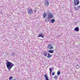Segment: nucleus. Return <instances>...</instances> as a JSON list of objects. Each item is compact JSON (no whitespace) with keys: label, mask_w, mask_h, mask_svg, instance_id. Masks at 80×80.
Masks as SVG:
<instances>
[{"label":"nucleus","mask_w":80,"mask_h":80,"mask_svg":"<svg viewBox=\"0 0 80 80\" xmlns=\"http://www.w3.org/2000/svg\"><path fill=\"white\" fill-rule=\"evenodd\" d=\"M6 61L7 62L6 63V67L9 71H10L12 67H13V64L12 63L8 61V60H6Z\"/></svg>","instance_id":"nucleus-1"},{"label":"nucleus","mask_w":80,"mask_h":80,"mask_svg":"<svg viewBox=\"0 0 80 80\" xmlns=\"http://www.w3.org/2000/svg\"><path fill=\"white\" fill-rule=\"evenodd\" d=\"M28 14L29 15H32V14H33V9L30 8L28 9Z\"/></svg>","instance_id":"nucleus-2"},{"label":"nucleus","mask_w":80,"mask_h":80,"mask_svg":"<svg viewBox=\"0 0 80 80\" xmlns=\"http://www.w3.org/2000/svg\"><path fill=\"white\" fill-rule=\"evenodd\" d=\"M80 2L79 0H74V5H78L79 4Z\"/></svg>","instance_id":"nucleus-3"},{"label":"nucleus","mask_w":80,"mask_h":80,"mask_svg":"<svg viewBox=\"0 0 80 80\" xmlns=\"http://www.w3.org/2000/svg\"><path fill=\"white\" fill-rule=\"evenodd\" d=\"M47 48L48 49H50V50L52 49L53 48L52 45L49 44L47 46Z\"/></svg>","instance_id":"nucleus-4"},{"label":"nucleus","mask_w":80,"mask_h":80,"mask_svg":"<svg viewBox=\"0 0 80 80\" xmlns=\"http://www.w3.org/2000/svg\"><path fill=\"white\" fill-rule=\"evenodd\" d=\"M48 18H50L51 19L53 18V14L51 13H49L48 15Z\"/></svg>","instance_id":"nucleus-5"},{"label":"nucleus","mask_w":80,"mask_h":80,"mask_svg":"<svg viewBox=\"0 0 80 80\" xmlns=\"http://www.w3.org/2000/svg\"><path fill=\"white\" fill-rule=\"evenodd\" d=\"M75 9L76 10H78L79 9H80V6H77V7H74Z\"/></svg>","instance_id":"nucleus-6"},{"label":"nucleus","mask_w":80,"mask_h":80,"mask_svg":"<svg viewBox=\"0 0 80 80\" xmlns=\"http://www.w3.org/2000/svg\"><path fill=\"white\" fill-rule=\"evenodd\" d=\"M38 37H42V38H43V37H44V35L41 34L38 35Z\"/></svg>","instance_id":"nucleus-7"},{"label":"nucleus","mask_w":80,"mask_h":80,"mask_svg":"<svg viewBox=\"0 0 80 80\" xmlns=\"http://www.w3.org/2000/svg\"><path fill=\"white\" fill-rule=\"evenodd\" d=\"M45 5H47V6H48V5H49V2H48V1L45 0Z\"/></svg>","instance_id":"nucleus-8"},{"label":"nucleus","mask_w":80,"mask_h":80,"mask_svg":"<svg viewBox=\"0 0 80 80\" xmlns=\"http://www.w3.org/2000/svg\"><path fill=\"white\" fill-rule=\"evenodd\" d=\"M80 63L79 62L78 64H77V65L76 66V68L77 69H78V68H80Z\"/></svg>","instance_id":"nucleus-9"},{"label":"nucleus","mask_w":80,"mask_h":80,"mask_svg":"<svg viewBox=\"0 0 80 80\" xmlns=\"http://www.w3.org/2000/svg\"><path fill=\"white\" fill-rule=\"evenodd\" d=\"M74 30L76 32H78V31H79V28H78V27H76L74 28Z\"/></svg>","instance_id":"nucleus-10"},{"label":"nucleus","mask_w":80,"mask_h":80,"mask_svg":"<svg viewBox=\"0 0 80 80\" xmlns=\"http://www.w3.org/2000/svg\"><path fill=\"white\" fill-rule=\"evenodd\" d=\"M47 13H46L45 12L44 13V14H43V18H45L46 17H47Z\"/></svg>","instance_id":"nucleus-11"},{"label":"nucleus","mask_w":80,"mask_h":80,"mask_svg":"<svg viewBox=\"0 0 80 80\" xmlns=\"http://www.w3.org/2000/svg\"><path fill=\"white\" fill-rule=\"evenodd\" d=\"M44 77L46 78V80H49V79H48V76H47V75L45 74L44 75Z\"/></svg>","instance_id":"nucleus-12"},{"label":"nucleus","mask_w":80,"mask_h":80,"mask_svg":"<svg viewBox=\"0 0 80 80\" xmlns=\"http://www.w3.org/2000/svg\"><path fill=\"white\" fill-rule=\"evenodd\" d=\"M48 52L50 53H52L54 52V51H53V50H49L48 51Z\"/></svg>","instance_id":"nucleus-13"},{"label":"nucleus","mask_w":80,"mask_h":80,"mask_svg":"<svg viewBox=\"0 0 80 80\" xmlns=\"http://www.w3.org/2000/svg\"><path fill=\"white\" fill-rule=\"evenodd\" d=\"M52 57V55H50V53H48V56H47V57L48 58H50V57Z\"/></svg>","instance_id":"nucleus-14"},{"label":"nucleus","mask_w":80,"mask_h":80,"mask_svg":"<svg viewBox=\"0 0 80 80\" xmlns=\"http://www.w3.org/2000/svg\"><path fill=\"white\" fill-rule=\"evenodd\" d=\"M47 52H45L43 53V54L45 57H47Z\"/></svg>","instance_id":"nucleus-15"},{"label":"nucleus","mask_w":80,"mask_h":80,"mask_svg":"<svg viewBox=\"0 0 80 80\" xmlns=\"http://www.w3.org/2000/svg\"><path fill=\"white\" fill-rule=\"evenodd\" d=\"M51 22L52 23H54L55 22V19H52L51 20Z\"/></svg>","instance_id":"nucleus-16"},{"label":"nucleus","mask_w":80,"mask_h":80,"mask_svg":"<svg viewBox=\"0 0 80 80\" xmlns=\"http://www.w3.org/2000/svg\"><path fill=\"white\" fill-rule=\"evenodd\" d=\"M12 79H13V77L11 76L9 77V79L10 80H12Z\"/></svg>","instance_id":"nucleus-17"},{"label":"nucleus","mask_w":80,"mask_h":80,"mask_svg":"<svg viewBox=\"0 0 80 80\" xmlns=\"http://www.w3.org/2000/svg\"><path fill=\"white\" fill-rule=\"evenodd\" d=\"M57 74L58 75H59L60 74V72H57Z\"/></svg>","instance_id":"nucleus-18"},{"label":"nucleus","mask_w":80,"mask_h":80,"mask_svg":"<svg viewBox=\"0 0 80 80\" xmlns=\"http://www.w3.org/2000/svg\"><path fill=\"white\" fill-rule=\"evenodd\" d=\"M49 70L50 72H52V68H50L49 69Z\"/></svg>","instance_id":"nucleus-19"},{"label":"nucleus","mask_w":80,"mask_h":80,"mask_svg":"<svg viewBox=\"0 0 80 80\" xmlns=\"http://www.w3.org/2000/svg\"><path fill=\"white\" fill-rule=\"evenodd\" d=\"M58 78V77H57V76H55L54 77V78Z\"/></svg>","instance_id":"nucleus-20"},{"label":"nucleus","mask_w":80,"mask_h":80,"mask_svg":"<svg viewBox=\"0 0 80 80\" xmlns=\"http://www.w3.org/2000/svg\"><path fill=\"white\" fill-rule=\"evenodd\" d=\"M55 75V72H52V75Z\"/></svg>","instance_id":"nucleus-21"},{"label":"nucleus","mask_w":80,"mask_h":80,"mask_svg":"<svg viewBox=\"0 0 80 80\" xmlns=\"http://www.w3.org/2000/svg\"><path fill=\"white\" fill-rule=\"evenodd\" d=\"M36 10L35 9V10H34V13H36Z\"/></svg>","instance_id":"nucleus-22"},{"label":"nucleus","mask_w":80,"mask_h":80,"mask_svg":"<svg viewBox=\"0 0 80 80\" xmlns=\"http://www.w3.org/2000/svg\"><path fill=\"white\" fill-rule=\"evenodd\" d=\"M45 21H46V22H47V18L46 19Z\"/></svg>","instance_id":"nucleus-23"},{"label":"nucleus","mask_w":80,"mask_h":80,"mask_svg":"<svg viewBox=\"0 0 80 80\" xmlns=\"http://www.w3.org/2000/svg\"><path fill=\"white\" fill-rule=\"evenodd\" d=\"M50 73H52V72L50 71Z\"/></svg>","instance_id":"nucleus-24"}]
</instances>
